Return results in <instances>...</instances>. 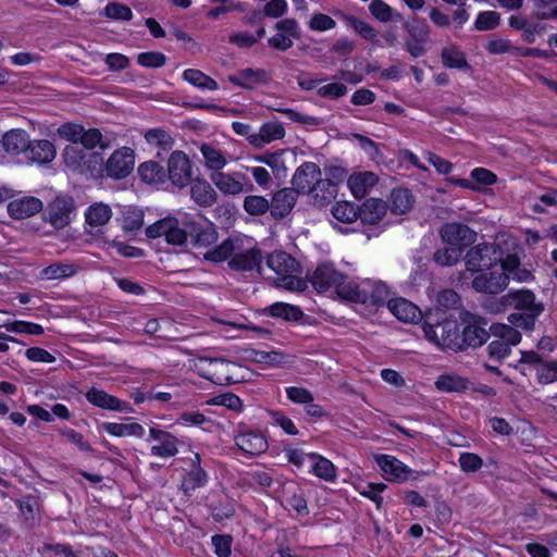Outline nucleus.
I'll return each instance as SVG.
<instances>
[{"instance_id":"17","label":"nucleus","mask_w":557,"mask_h":557,"mask_svg":"<svg viewBox=\"0 0 557 557\" xmlns=\"http://www.w3.org/2000/svg\"><path fill=\"white\" fill-rule=\"evenodd\" d=\"M150 438L157 444L150 448V454L160 458H171L178 453V440L172 433L164 431L158 426L149 429Z\"/></svg>"},{"instance_id":"21","label":"nucleus","mask_w":557,"mask_h":557,"mask_svg":"<svg viewBox=\"0 0 557 557\" xmlns=\"http://www.w3.org/2000/svg\"><path fill=\"white\" fill-rule=\"evenodd\" d=\"M188 460L190 469L185 473L181 483V490L185 494H190L208 483V473L200 466V455L193 453Z\"/></svg>"},{"instance_id":"11","label":"nucleus","mask_w":557,"mask_h":557,"mask_svg":"<svg viewBox=\"0 0 557 557\" xmlns=\"http://www.w3.org/2000/svg\"><path fill=\"white\" fill-rule=\"evenodd\" d=\"M134 165V150L128 147H121L109 157L104 164V171L109 177L121 180L131 174Z\"/></svg>"},{"instance_id":"1","label":"nucleus","mask_w":557,"mask_h":557,"mask_svg":"<svg viewBox=\"0 0 557 557\" xmlns=\"http://www.w3.org/2000/svg\"><path fill=\"white\" fill-rule=\"evenodd\" d=\"M267 265L275 273L274 283L277 287L290 292H304L307 281L300 277L299 262L285 251H274L268 256Z\"/></svg>"},{"instance_id":"54","label":"nucleus","mask_w":557,"mask_h":557,"mask_svg":"<svg viewBox=\"0 0 557 557\" xmlns=\"http://www.w3.org/2000/svg\"><path fill=\"white\" fill-rule=\"evenodd\" d=\"M253 360L265 367H282L288 362L287 356L276 350H256Z\"/></svg>"},{"instance_id":"47","label":"nucleus","mask_w":557,"mask_h":557,"mask_svg":"<svg viewBox=\"0 0 557 557\" xmlns=\"http://www.w3.org/2000/svg\"><path fill=\"white\" fill-rule=\"evenodd\" d=\"M267 312L273 318H282L286 321H298L304 315L299 307L286 302H275L267 309Z\"/></svg>"},{"instance_id":"64","label":"nucleus","mask_w":557,"mask_h":557,"mask_svg":"<svg viewBox=\"0 0 557 557\" xmlns=\"http://www.w3.org/2000/svg\"><path fill=\"white\" fill-rule=\"evenodd\" d=\"M536 377L540 384H550L557 381V361L541 363L536 369Z\"/></svg>"},{"instance_id":"58","label":"nucleus","mask_w":557,"mask_h":557,"mask_svg":"<svg viewBox=\"0 0 557 557\" xmlns=\"http://www.w3.org/2000/svg\"><path fill=\"white\" fill-rule=\"evenodd\" d=\"M500 23V15L496 11H484L478 14L474 28L478 30L495 29Z\"/></svg>"},{"instance_id":"27","label":"nucleus","mask_w":557,"mask_h":557,"mask_svg":"<svg viewBox=\"0 0 557 557\" xmlns=\"http://www.w3.org/2000/svg\"><path fill=\"white\" fill-rule=\"evenodd\" d=\"M375 461L383 471L386 480L405 481L409 478L411 470L400 460L391 455H379Z\"/></svg>"},{"instance_id":"53","label":"nucleus","mask_w":557,"mask_h":557,"mask_svg":"<svg viewBox=\"0 0 557 557\" xmlns=\"http://www.w3.org/2000/svg\"><path fill=\"white\" fill-rule=\"evenodd\" d=\"M83 135L81 137L79 144L83 145L82 148L87 151H91L96 147H100L102 150H106L110 147V143L103 139L101 132L97 128H83Z\"/></svg>"},{"instance_id":"4","label":"nucleus","mask_w":557,"mask_h":557,"mask_svg":"<svg viewBox=\"0 0 557 557\" xmlns=\"http://www.w3.org/2000/svg\"><path fill=\"white\" fill-rule=\"evenodd\" d=\"M425 338L442 349L460 350V331L454 319L434 320L429 315L422 325Z\"/></svg>"},{"instance_id":"33","label":"nucleus","mask_w":557,"mask_h":557,"mask_svg":"<svg viewBox=\"0 0 557 557\" xmlns=\"http://www.w3.org/2000/svg\"><path fill=\"white\" fill-rule=\"evenodd\" d=\"M387 211L385 201L377 198H370L359 207L358 218L362 223L374 225L377 224Z\"/></svg>"},{"instance_id":"7","label":"nucleus","mask_w":557,"mask_h":557,"mask_svg":"<svg viewBox=\"0 0 557 557\" xmlns=\"http://www.w3.org/2000/svg\"><path fill=\"white\" fill-rule=\"evenodd\" d=\"M500 260L502 248L497 243L474 245L465 256L466 269L472 273L492 270Z\"/></svg>"},{"instance_id":"46","label":"nucleus","mask_w":557,"mask_h":557,"mask_svg":"<svg viewBox=\"0 0 557 557\" xmlns=\"http://www.w3.org/2000/svg\"><path fill=\"white\" fill-rule=\"evenodd\" d=\"M283 454L286 460L290 465L295 466L298 470H309V466L313 459L312 456H314L315 453H305L300 448L287 445L284 446Z\"/></svg>"},{"instance_id":"32","label":"nucleus","mask_w":557,"mask_h":557,"mask_svg":"<svg viewBox=\"0 0 557 557\" xmlns=\"http://www.w3.org/2000/svg\"><path fill=\"white\" fill-rule=\"evenodd\" d=\"M199 150L206 169L211 173L220 172L227 165L226 153L214 145L203 143L199 146Z\"/></svg>"},{"instance_id":"12","label":"nucleus","mask_w":557,"mask_h":557,"mask_svg":"<svg viewBox=\"0 0 557 557\" xmlns=\"http://www.w3.org/2000/svg\"><path fill=\"white\" fill-rule=\"evenodd\" d=\"M277 33L268 39L273 49L286 51L294 45V39L300 37L299 24L295 18H284L275 24Z\"/></svg>"},{"instance_id":"55","label":"nucleus","mask_w":557,"mask_h":557,"mask_svg":"<svg viewBox=\"0 0 557 557\" xmlns=\"http://www.w3.org/2000/svg\"><path fill=\"white\" fill-rule=\"evenodd\" d=\"M243 207L250 215H262L270 210V201L259 195H249L244 199Z\"/></svg>"},{"instance_id":"37","label":"nucleus","mask_w":557,"mask_h":557,"mask_svg":"<svg viewBox=\"0 0 557 557\" xmlns=\"http://www.w3.org/2000/svg\"><path fill=\"white\" fill-rule=\"evenodd\" d=\"M27 153L30 161L45 164L50 163L55 158L57 149L54 145L47 139L30 140Z\"/></svg>"},{"instance_id":"13","label":"nucleus","mask_w":557,"mask_h":557,"mask_svg":"<svg viewBox=\"0 0 557 557\" xmlns=\"http://www.w3.org/2000/svg\"><path fill=\"white\" fill-rule=\"evenodd\" d=\"M440 235L444 243L460 247L462 250L476 240V233L468 225L458 222L444 224Z\"/></svg>"},{"instance_id":"22","label":"nucleus","mask_w":557,"mask_h":557,"mask_svg":"<svg viewBox=\"0 0 557 557\" xmlns=\"http://www.w3.org/2000/svg\"><path fill=\"white\" fill-rule=\"evenodd\" d=\"M74 202L71 198L57 197L48 206L46 220L54 227L62 228L71 221Z\"/></svg>"},{"instance_id":"62","label":"nucleus","mask_w":557,"mask_h":557,"mask_svg":"<svg viewBox=\"0 0 557 557\" xmlns=\"http://www.w3.org/2000/svg\"><path fill=\"white\" fill-rule=\"evenodd\" d=\"M308 27L312 32H327L336 27V22L324 13H314L308 21Z\"/></svg>"},{"instance_id":"49","label":"nucleus","mask_w":557,"mask_h":557,"mask_svg":"<svg viewBox=\"0 0 557 557\" xmlns=\"http://www.w3.org/2000/svg\"><path fill=\"white\" fill-rule=\"evenodd\" d=\"M2 326L9 333L26 335L44 334V327L40 324L24 320L5 321L2 323Z\"/></svg>"},{"instance_id":"63","label":"nucleus","mask_w":557,"mask_h":557,"mask_svg":"<svg viewBox=\"0 0 557 557\" xmlns=\"http://www.w3.org/2000/svg\"><path fill=\"white\" fill-rule=\"evenodd\" d=\"M138 174L148 184L157 183L161 180L162 168L153 161L144 162L138 168Z\"/></svg>"},{"instance_id":"3","label":"nucleus","mask_w":557,"mask_h":557,"mask_svg":"<svg viewBox=\"0 0 557 557\" xmlns=\"http://www.w3.org/2000/svg\"><path fill=\"white\" fill-rule=\"evenodd\" d=\"M196 369L202 377L218 385L234 384L242 379V367L224 358L200 357Z\"/></svg>"},{"instance_id":"26","label":"nucleus","mask_w":557,"mask_h":557,"mask_svg":"<svg viewBox=\"0 0 557 557\" xmlns=\"http://www.w3.org/2000/svg\"><path fill=\"white\" fill-rule=\"evenodd\" d=\"M379 177L370 171L355 172L347 178V186L356 199H362L377 184Z\"/></svg>"},{"instance_id":"52","label":"nucleus","mask_w":557,"mask_h":557,"mask_svg":"<svg viewBox=\"0 0 557 557\" xmlns=\"http://www.w3.org/2000/svg\"><path fill=\"white\" fill-rule=\"evenodd\" d=\"M463 250L460 247H445L437 249L433 255V260L441 267L455 265L462 257Z\"/></svg>"},{"instance_id":"43","label":"nucleus","mask_w":557,"mask_h":557,"mask_svg":"<svg viewBox=\"0 0 557 557\" xmlns=\"http://www.w3.org/2000/svg\"><path fill=\"white\" fill-rule=\"evenodd\" d=\"M490 332L494 338L508 344L511 348L521 342L520 332L512 325L494 323L491 325Z\"/></svg>"},{"instance_id":"19","label":"nucleus","mask_w":557,"mask_h":557,"mask_svg":"<svg viewBox=\"0 0 557 557\" xmlns=\"http://www.w3.org/2000/svg\"><path fill=\"white\" fill-rule=\"evenodd\" d=\"M85 397L88 403L94 405L95 407L104 409V410H111V411H117V412H134L133 407L117 397L108 394L103 389H100L98 387H91L89 391L86 392Z\"/></svg>"},{"instance_id":"44","label":"nucleus","mask_w":557,"mask_h":557,"mask_svg":"<svg viewBox=\"0 0 557 557\" xmlns=\"http://www.w3.org/2000/svg\"><path fill=\"white\" fill-rule=\"evenodd\" d=\"M388 208L395 214H404L412 207V195L408 189L397 188L391 193Z\"/></svg>"},{"instance_id":"24","label":"nucleus","mask_w":557,"mask_h":557,"mask_svg":"<svg viewBox=\"0 0 557 557\" xmlns=\"http://www.w3.org/2000/svg\"><path fill=\"white\" fill-rule=\"evenodd\" d=\"M262 255L257 248H250L243 251L234 252V256L230 259L228 265L235 271H252L257 270L260 274L262 273Z\"/></svg>"},{"instance_id":"59","label":"nucleus","mask_w":557,"mask_h":557,"mask_svg":"<svg viewBox=\"0 0 557 557\" xmlns=\"http://www.w3.org/2000/svg\"><path fill=\"white\" fill-rule=\"evenodd\" d=\"M458 462L461 471L465 473L478 472L484 465L483 459L479 455L469 451L461 453Z\"/></svg>"},{"instance_id":"9","label":"nucleus","mask_w":557,"mask_h":557,"mask_svg":"<svg viewBox=\"0 0 557 557\" xmlns=\"http://www.w3.org/2000/svg\"><path fill=\"white\" fill-rule=\"evenodd\" d=\"M462 323L460 350L480 347L488 339L491 332L486 330L487 321L484 318L467 312L462 317Z\"/></svg>"},{"instance_id":"15","label":"nucleus","mask_w":557,"mask_h":557,"mask_svg":"<svg viewBox=\"0 0 557 557\" xmlns=\"http://www.w3.org/2000/svg\"><path fill=\"white\" fill-rule=\"evenodd\" d=\"M472 280V287L479 293L498 294L503 292L509 283V274L499 270H490L488 272H479Z\"/></svg>"},{"instance_id":"57","label":"nucleus","mask_w":557,"mask_h":557,"mask_svg":"<svg viewBox=\"0 0 557 557\" xmlns=\"http://www.w3.org/2000/svg\"><path fill=\"white\" fill-rule=\"evenodd\" d=\"M435 386L443 392H458L467 387V381L457 374H444L437 377Z\"/></svg>"},{"instance_id":"39","label":"nucleus","mask_w":557,"mask_h":557,"mask_svg":"<svg viewBox=\"0 0 557 557\" xmlns=\"http://www.w3.org/2000/svg\"><path fill=\"white\" fill-rule=\"evenodd\" d=\"M312 458L308 472L326 482H334L336 480V468L333 462L317 453Z\"/></svg>"},{"instance_id":"20","label":"nucleus","mask_w":557,"mask_h":557,"mask_svg":"<svg viewBox=\"0 0 557 557\" xmlns=\"http://www.w3.org/2000/svg\"><path fill=\"white\" fill-rule=\"evenodd\" d=\"M234 441L236 446L247 455L258 456L267 451L269 444L264 434L257 430L239 431Z\"/></svg>"},{"instance_id":"38","label":"nucleus","mask_w":557,"mask_h":557,"mask_svg":"<svg viewBox=\"0 0 557 557\" xmlns=\"http://www.w3.org/2000/svg\"><path fill=\"white\" fill-rule=\"evenodd\" d=\"M102 429L111 436L115 437H137L141 438L145 435V429L137 422L117 423V422H103Z\"/></svg>"},{"instance_id":"50","label":"nucleus","mask_w":557,"mask_h":557,"mask_svg":"<svg viewBox=\"0 0 557 557\" xmlns=\"http://www.w3.org/2000/svg\"><path fill=\"white\" fill-rule=\"evenodd\" d=\"M235 240L227 238L222 242L219 246L209 249L205 252L203 257L206 260L212 262H222L227 260L236 251Z\"/></svg>"},{"instance_id":"25","label":"nucleus","mask_w":557,"mask_h":557,"mask_svg":"<svg viewBox=\"0 0 557 557\" xmlns=\"http://www.w3.org/2000/svg\"><path fill=\"white\" fill-rule=\"evenodd\" d=\"M42 209L40 199L33 196L16 198L8 203V213L16 220L30 218Z\"/></svg>"},{"instance_id":"35","label":"nucleus","mask_w":557,"mask_h":557,"mask_svg":"<svg viewBox=\"0 0 557 557\" xmlns=\"http://www.w3.org/2000/svg\"><path fill=\"white\" fill-rule=\"evenodd\" d=\"M498 263H500L499 271L509 274V280L528 282L533 277L529 270L520 267V257L517 253H508L504 257V252L502 251V260Z\"/></svg>"},{"instance_id":"45","label":"nucleus","mask_w":557,"mask_h":557,"mask_svg":"<svg viewBox=\"0 0 557 557\" xmlns=\"http://www.w3.org/2000/svg\"><path fill=\"white\" fill-rule=\"evenodd\" d=\"M182 77L190 85L202 90H216L218 83L200 70L187 69L183 72Z\"/></svg>"},{"instance_id":"18","label":"nucleus","mask_w":557,"mask_h":557,"mask_svg":"<svg viewBox=\"0 0 557 557\" xmlns=\"http://www.w3.org/2000/svg\"><path fill=\"white\" fill-rule=\"evenodd\" d=\"M245 178L240 173L230 174L222 171L210 173V180L214 186L224 195L236 196L244 191L253 190L251 183L244 184L239 178Z\"/></svg>"},{"instance_id":"5","label":"nucleus","mask_w":557,"mask_h":557,"mask_svg":"<svg viewBox=\"0 0 557 557\" xmlns=\"http://www.w3.org/2000/svg\"><path fill=\"white\" fill-rule=\"evenodd\" d=\"M313 288L319 294L338 296L342 298V289H347L349 281L332 263H321L309 277Z\"/></svg>"},{"instance_id":"36","label":"nucleus","mask_w":557,"mask_h":557,"mask_svg":"<svg viewBox=\"0 0 557 557\" xmlns=\"http://www.w3.org/2000/svg\"><path fill=\"white\" fill-rule=\"evenodd\" d=\"M508 296L516 309L534 312L535 314H542L544 311V305L536 301L535 295L531 290L520 289L509 293Z\"/></svg>"},{"instance_id":"16","label":"nucleus","mask_w":557,"mask_h":557,"mask_svg":"<svg viewBox=\"0 0 557 557\" xmlns=\"http://www.w3.org/2000/svg\"><path fill=\"white\" fill-rule=\"evenodd\" d=\"M169 178L177 187H185L191 178V165L183 151H174L168 161Z\"/></svg>"},{"instance_id":"40","label":"nucleus","mask_w":557,"mask_h":557,"mask_svg":"<svg viewBox=\"0 0 557 557\" xmlns=\"http://www.w3.org/2000/svg\"><path fill=\"white\" fill-rule=\"evenodd\" d=\"M191 198L200 206L208 207L215 202L216 193L205 180H197L190 187Z\"/></svg>"},{"instance_id":"48","label":"nucleus","mask_w":557,"mask_h":557,"mask_svg":"<svg viewBox=\"0 0 557 557\" xmlns=\"http://www.w3.org/2000/svg\"><path fill=\"white\" fill-rule=\"evenodd\" d=\"M369 12L381 23L400 20L401 15L383 0H372L369 4Z\"/></svg>"},{"instance_id":"10","label":"nucleus","mask_w":557,"mask_h":557,"mask_svg":"<svg viewBox=\"0 0 557 557\" xmlns=\"http://www.w3.org/2000/svg\"><path fill=\"white\" fill-rule=\"evenodd\" d=\"M146 235L149 238L164 237L166 243L176 246L184 245L189 236L175 218H164L149 225Z\"/></svg>"},{"instance_id":"42","label":"nucleus","mask_w":557,"mask_h":557,"mask_svg":"<svg viewBox=\"0 0 557 557\" xmlns=\"http://www.w3.org/2000/svg\"><path fill=\"white\" fill-rule=\"evenodd\" d=\"M112 216L110 206L102 202L91 205L85 212L86 223L90 227H99L107 224Z\"/></svg>"},{"instance_id":"51","label":"nucleus","mask_w":557,"mask_h":557,"mask_svg":"<svg viewBox=\"0 0 557 557\" xmlns=\"http://www.w3.org/2000/svg\"><path fill=\"white\" fill-rule=\"evenodd\" d=\"M359 207L349 201L336 202L332 208L333 216L342 223H352L358 219Z\"/></svg>"},{"instance_id":"30","label":"nucleus","mask_w":557,"mask_h":557,"mask_svg":"<svg viewBox=\"0 0 557 557\" xmlns=\"http://www.w3.org/2000/svg\"><path fill=\"white\" fill-rule=\"evenodd\" d=\"M0 144L5 152L20 154L27 151L30 146V138L26 131L13 128L3 134Z\"/></svg>"},{"instance_id":"23","label":"nucleus","mask_w":557,"mask_h":557,"mask_svg":"<svg viewBox=\"0 0 557 557\" xmlns=\"http://www.w3.org/2000/svg\"><path fill=\"white\" fill-rule=\"evenodd\" d=\"M298 194L293 188H282L274 193L270 201V212L275 219L288 215L295 207Z\"/></svg>"},{"instance_id":"8","label":"nucleus","mask_w":557,"mask_h":557,"mask_svg":"<svg viewBox=\"0 0 557 557\" xmlns=\"http://www.w3.org/2000/svg\"><path fill=\"white\" fill-rule=\"evenodd\" d=\"M293 189L297 194H311L332 186L330 178L323 180L321 169L314 162H305L298 166L292 177Z\"/></svg>"},{"instance_id":"56","label":"nucleus","mask_w":557,"mask_h":557,"mask_svg":"<svg viewBox=\"0 0 557 557\" xmlns=\"http://www.w3.org/2000/svg\"><path fill=\"white\" fill-rule=\"evenodd\" d=\"M532 4L537 20L557 18V0H532Z\"/></svg>"},{"instance_id":"29","label":"nucleus","mask_w":557,"mask_h":557,"mask_svg":"<svg viewBox=\"0 0 557 557\" xmlns=\"http://www.w3.org/2000/svg\"><path fill=\"white\" fill-rule=\"evenodd\" d=\"M285 136V128L278 121L263 123L256 135L250 138V145L255 148H262L272 141L280 140Z\"/></svg>"},{"instance_id":"14","label":"nucleus","mask_w":557,"mask_h":557,"mask_svg":"<svg viewBox=\"0 0 557 557\" xmlns=\"http://www.w3.org/2000/svg\"><path fill=\"white\" fill-rule=\"evenodd\" d=\"M227 81L236 87L252 90L259 86L268 85L271 81V75L264 69L246 67L228 75Z\"/></svg>"},{"instance_id":"61","label":"nucleus","mask_w":557,"mask_h":557,"mask_svg":"<svg viewBox=\"0 0 557 557\" xmlns=\"http://www.w3.org/2000/svg\"><path fill=\"white\" fill-rule=\"evenodd\" d=\"M541 314H535L534 312H513L508 315L507 320L515 329L520 327L530 331L534 327L535 320Z\"/></svg>"},{"instance_id":"60","label":"nucleus","mask_w":557,"mask_h":557,"mask_svg":"<svg viewBox=\"0 0 557 557\" xmlns=\"http://www.w3.org/2000/svg\"><path fill=\"white\" fill-rule=\"evenodd\" d=\"M137 62L143 67L159 69L166 63V55L160 51H147L137 55Z\"/></svg>"},{"instance_id":"28","label":"nucleus","mask_w":557,"mask_h":557,"mask_svg":"<svg viewBox=\"0 0 557 557\" xmlns=\"http://www.w3.org/2000/svg\"><path fill=\"white\" fill-rule=\"evenodd\" d=\"M385 304H387L389 312L403 322L414 323L421 318L420 309L406 298H388Z\"/></svg>"},{"instance_id":"6","label":"nucleus","mask_w":557,"mask_h":557,"mask_svg":"<svg viewBox=\"0 0 557 557\" xmlns=\"http://www.w3.org/2000/svg\"><path fill=\"white\" fill-rule=\"evenodd\" d=\"M63 161L67 169L77 173L96 175L103 168L101 153L87 151L76 145L66 146L63 150Z\"/></svg>"},{"instance_id":"2","label":"nucleus","mask_w":557,"mask_h":557,"mask_svg":"<svg viewBox=\"0 0 557 557\" xmlns=\"http://www.w3.org/2000/svg\"><path fill=\"white\" fill-rule=\"evenodd\" d=\"M342 299L364 305L369 308H379L391 296L388 287L381 281L363 280L360 283L350 282L347 289H342Z\"/></svg>"},{"instance_id":"41","label":"nucleus","mask_w":557,"mask_h":557,"mask_svg":"<svg viewBox=\"0 0 557 557\" xmlns=\"http://www.w3.org/2000/svg\"><path fill=\"white\" fill-rule=\"evenodd\" d=\"M441 58L444 66L447 69L471 70L466 54L456 46L443 48Z\"/></svg>"},{"instance_id":"31","label":"nucleus","mask_w":557,"mask_h":557,"mask_svg":"<svg viewBox=\"0 0 557 557\" xmlns=\"http://www.w3.org/2000/svg\"><path fill=\"white\" fill-rule=\"evenodd\" d=\"M81 270L82 267L75 262H54L40 270L39 278L44 281L65 280L76 275Z\"/></svg>"},{"instance_id":"34","label":"nucleus","mask_w":557,"mask_h":557,"mask_svg":"<svg viewBox=\"0 0 557 557\" xmlns=\"http://www.w3.org/2000/svg\"><path fill=\"white\" fill-rule=\"evenodd\" d=\"M188 234L196 248H207L218 240V232L211 224L190 223Z\"/></svg>"}]
</instances>
